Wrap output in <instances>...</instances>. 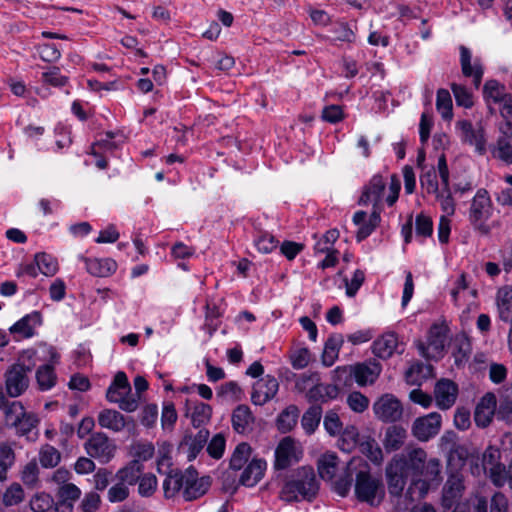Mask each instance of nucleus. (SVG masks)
I'll use <instances>...</instances> for the list:
<instances>
[{"label":"nucleus","instance_id":"nucleus-38","mask_svg":"<svg viewBox=\"0 0 512 512\" xmlns=\"http://www.w3.org/2000/svg\"><path fill=\"white\" fill-rule=\"evenodd\" d=\"M338 388L331 384H321L316 382L307 392V398L310 402H326L330 399H334L338 395Z\"/></svg>","mask_w":512,"mask_h":512},{"label":"nucleus","instance_id":"nucleus-31","mask_svg":"<svg viewBox=\"0 0 512 512\" xmlns=\"http://www.w3.org/2000/svg\"><path fill=\"white\" fill-rule=\"evenodd\" d=\"M208 438L209 431L207 429H200L194 436L186 435L184 437L180 448H187L188 461H193L198 456L204 445L207 443Z\"/></svg>","mask_w":512,"mask_h":512},{"label":"nucleus","instance_id":"nucleus-55","mask_svg":"<svg viewBox=\"0 0 512 512\" xmlns=\"http://www.w3.org/2000/svg\"><path fill=\"white\" fill-rule=\"evenodd\" d=\"M35 263L38 271L46 276H52L58 270V264L56 260L47 253L36 254Z\"/></svg>","mask_w":512,"mask_h":512},{"label":"nucleus","instance_id":"nucleus-58","mask_svg":"<svg viewBox=\"0 0 512 512\" xmlns=\"http://www.w3.org/2000/svg\"><path fill=\"white\" fill-rule=\"evenodd\" d=\"M450 87L458 106L464 108H471L473 106V95L464 85L452 83Z\"/></svg>","mask_w":512,"mask_h":512},{"label":"nucleus","instance_id":"nucleus-15","mask_svg":"<svg viewBox=\"0 0 512 512\" xmlns=\"http://www.w3.org/2000/svg\"><path fill=\"white\" fill-rule=\"evenodd\" d=\"M211 484L210 477L198 478V473L192 466L186 469V481L183 490V497L186 501L195 500L203 496Z\"/></svg>","mask_w":512,"mask_h":512},{"label":"nucleus","instance_id":"nucleus-37","mask_svg":"<svg viewBox=\"0 0 512 512\" xmlns=\"http://www.w3.org/2000/svg\"><path fill=\"white\" fill-rule=\"evenodd\" d=\"M254 421V417L251 410L246 405H239L232 413V426L237 433H246L251 424Z\"/></svg>","mask_w":512,"mask_h":512},{"label":"nucleus","instance_id":"nucleus-52","mask_svg":"<svg viewBox=\"0 0 512 512\" xmlns=\"http://www.w3.org/2000/svg\"><path fill=\"white\" fill-rule=\"evenodd\" d=\"M430 489V483L424 479H415L409 485L406 491V498H408L411 502L418 501L423 499Z\"/></svg>","mask_w":512,"mask_h":512},{"label":"nucleus","instance_id":"nucleus-20","mask_svg":"<svg viewBox=\"0 0 512 512\" xmlns=\"http://www.w3.org/2000/svg\"><path fill=\"white\" fill-rule=\"evenodd\" d=\"M299 460L297 449L292 438H283L275 449L274 467L283 470Z\"/></svg>","mask_w":512,"mask_h":512},{"label":"nucleus","instance_id":"nucleus-53","mask_svg":"<svg viewBox=\"0 0 512 512\" xmlns=\"http://www.w3.org/2000/svg\"><path fill=\"white\" fill-rule=\"evenodd\" d=\"M212 414V408L210 405L203 402L196 403L191 413V422L195 428H199L202 425L209 422Z\"/></svg>","mask_w":512,"mask_h":512},{"label":"nucleus","instance_id":"nucleus-11","mask_svg":"<svg viewBox=\"0 0 512 512\" xmlns=\"http://www.w3.org/2000/svg\"><path fill=\"white\" fill-rule=\"evenodd\" d=\"M86 453L102 464L110 462L116 452V445L103 432L91 434L84 444Z\"/></svg>","mask_w":512,"mask_h":512},{"label":"nucleus","instance_id":"nucleus-47","mask_svg":"<svg viewBox=\"0 0 512 512\" xmlns=\"http://www.w3.org/2000/svg\"><path fill=\"white\" fill-rule=\"evenodd\" d=\"M360 451L376 465L381 464L383 461L382 449L374 438L369 437L365 441L361 442Z\"/></svg>","mask_w":512,"mask_h":512},{"label":"nucleus","instance_id":"nucleus-42","mask_svg":"<svg viewBox=\"0 0 512 512\" xmlns=\"http://www.w3.org/2000/svg\"><path fill=\"white\" fill-rule=\"evenodd\" d=\"M436 109L443 120L450 121L453 118L452 98L447 89L441 88L437 91Z\"/></svg>","mask_w":512,"mask_h":512},{"label":"nucleus","instance_id":"nucleus-61","mask_svg":"<svg viewBox=\"0 0 512 512\" xmlns=\"http://www.w3.org/2000/svg\"><path fill=\"white\" fill-rule=\"evenodd\" d=\"M130 494L129 486L122 483L121 481H116L107 492V499L111 503H118L125 501Z\"/></svg>","mask_w":512,"mask_h":512},{"label":"nucleus","instance_id":"nucleus-1","mask_svg":"<svg viewBox=\"0 0 512 512\" xmlns=\"http://www.w3.org/2000/svg\"><path fill=\"white\" fill-rule=\"evenodd\" d=\"M354 483L355 497L359 502L378 506L385 497V489L380 477L371 473L370 465L362 458H352L340 476L334 480V491L341 497L350 492Z\"/></svg>","mask_w":512,"mask_h":512},{"label":"nucleus","instance_id":"nucleus-5","mask_svg":"<svg viewBox=\"0 0 512 512\" xmlns=\"http://www.w3.org/2000/svg\"><path fill=\"white\" fill-rule=\"evenodd\" d=\"M34 356V350L24 351L21 358L24 359L26 357L29 363L25 364L24 362L18 361L9 366L4 373L5 390L9 397L17 398L28 389L30 382L28 374L35 366V362L33 361Z\"/></svg>","mask_w":512,"mask_h":512},{"label":"nucleus","instance_id":"nucleus-46","mask_svg":"<svg viewBox=\"0 0 512 512\" xmlns=\"http://www.w3.org/2000/svg\"><path fill=\"white\" fill-rule=\"evenodd\" d=\"M41 80L44 84L55 88L65 87L69 83V77L63 75L60 68L57 66L48 67V69L42 73Z\"/></svg>","mask_w":512,"mask_h":512},{"label":"nucleus","instance_id":"nucleus-23","mask_svg":"<svg viewBox=\"0 0 512 512\" xmlns=\"http://www.w3.org/2000/svg\"><path fill=\"white\" fill-rule=\"evenodd\" d=\"M42 323L41 314L34 311L30 314L25 315L14 323L10 328L9 332L13 335H19L22 338H31L35 335V329Z\"/></svg>","mask_w":512,"mask_h":512},{"label":"nucleus","instance_id":"nucleus-6","mask_svg":"<svg viewBox=\"0 0 512 512\" xmlns=\"http://www.w3.org/2000/svg\"><path fill=\"white\" fill-rule=\"evenodd\" d=\"M106 399L110 403L118 404L119 408L126 412H134L138 408V397L132 393L127 375L119 371L106 392Z\"/></svg>","mask_w":512,"mask_h":512},{"label":"nucleus","instance_id":"nucleus-29","mask_svg":"<svg viewBox=\"0 0 512 512\" xmlns=\"http://www.w3.org/2000/svg\"><path fill=\"white\" fill-rule=\"evenodd\" d=\"M407 431L399 425H391L385 430L382 440L383 447L387 453L400 450L407 439Z\"/></svg>","mask_w":512,"mask_h":512},{"label":"nucleus","instance_id":"nucleus-33","mask_svg":"<svg viewBox=\"0 0 512 512\" xmlns=\"http://www.w3.org/2000/svg\"><path fill=\"white\" fill-rule=\"evenodd\" d=\"M143 470V463L139 462V460H131L116 472L114 479L115 481H121L127 486H133L138 483Z\"/></svg>","mask_w":512,"mask_h":512},{"label":"nucleus","instance_id":"nucleus-24","mask_svg":"<svg viewBox=\"0 0 512 512\" xmlns=\"http://www.w3.org/2000/svg\"><path fill=\"white\" fill-rule=\"evenodd\" d=\"M456 126L461 130L465 142L473 145L479 154L485 152L486 139L484 131L481 128L475 129L473 124L468 120L458 121Z\"/></svg>","mask_w":512,"mask_h":512},{"label":"nucleus","instance_id":"nucleus-54","mask_svg":"<svg viewBox=\"0 0 512 512\" xmlns=\"http://www.w3.org/2000/svg\"><path fill=\"white\" fill-rule=\"evenodd\" d=\"M358 429L355 426L346 427L338 441V447L344 452H351L358 443Z\"/></svg>","mask_w":512,"mask_h":512},{"label":"nucleus","instance_id":"nucleus-44","mask_svg":"<svg viewBox=\"0 0 512 512\" xmlns=\"http://www.w3.org/2000/svg\"><path fill=\"white\" fill-rule=\"evenodd\" d=\"M322 417V408L318 405L311 406L302 416L301 424L308 435L315 432Z\"/></svg>","mask_w":512,"mask_h":512},{"label":"nucleus","instance_id":"nucleus-49","mask_svg":"<svg viewBox=\"0 0 512 512\" xmlns=\"http://www.w3.org/2000/svg\"><path fill=\"white\" fill-rule=\"evenodd\" d=\"M251 456V447L247 443H240L236 446L231 459L230 468L233 470H240L247 463Z\"/></svg>","mask_w":512,"mask_h":512},{"label":"nucleus","instance_id":"nucleus-36","mask_svg":"<svg viewBox=\"0 0 512 512\" xmlns=\"http://www.w3.org/2000/svg\"><path fill=\"white\" fill-rule=\"evenodd\" d=\"M344 343V337L340 333L331 334L325 342L324 350L322 353V363L326 367L334 364L338 358L339 351Z\"/></svg>","mask_w":512,"mask_h":512},{"label":"nucleus","instance_id":"nucleus-2","mask_svg":"<svg viewBox=\"0 0 512 512\" xmlns=\"http://www.w3.org/2000/svg\"><path fill=\"white\" fill-rule=\"evenodd\" d=\"M430 481H438L440 461L436 458L427 461V453L422 448L408 449L406 453L396 454L386 466V479L392 496L402 495L410 475L420 476L424 473Z\"/></svg>","mask_w":512,"mask_h":512},{"label":"nucleus","instance_id":"nucleus-3","mask_svg":"<svg viewBox=\"0 0 512 512\" xmlns=\"http://www.w3.org/2000/svg\"><path fill=\"white\" fill-rule=\"evenodd\" d=\"M0 411L3 414V425L12 429L18 437L28 441H36L39 437V417L34 412H28L21 401L9 400L1 393Z\"/></svg>","mask_w":512,"mask_h":512},{"label":"nucleus","instance_id":"nucleus-14","mask_svg":"<svg viewBox=\"0 0 512 512\" xmlns=\"http://www.w3.org/2000/svg\"><path fill=\"white\" fill-rule=\"evenodd\" d=\"M441 428V416L436 412L417 418L412 425V434L419 441L426 442L435 437Z\"/></svg>","mask_w":512,"mask_h":512},{"label":"nucleus","instance_id":"nucleus-7","mask_svg":"<svg viewBox=\"0 0 512 512\" xmlns=\"http://www.w3.org/2000/svg\"><path fill=\"white\" fill-rule=\"evenodd\" d=\"M382 372V365L375 359H369L354 365L339 366L335 373L340 378L343 374L352 377L359 386L372 385Z\"/></svg>","mask_w":512,"mask_h":512},{"label":"nucleus","instance_id":"nucleus-51","mask_svg":"<svg viewBox=\"0 0 512 512\" xmlns=\"http://www.w3.org/2000/svg\"><path fill=\"white\" fill-rule=\"evenodd\" d=\"M279 241L268 232H258L254 237V245L261 253H271L278 247Z\"/></svg>","mask_w":512,"mask_h":512},{"label":"nucleus","instance_id":"nucleus-59","mask_svg":"<svg viewBox=\"0 0 512 512\" xmlns=\"http://www.w3.org/2000/svg\"><path fill=\"white\" fill-rule=\"evenodd\" d=\"M24 500V490L18 483L11 484L3 494V504L6 507L14 506Z\"/></svg>","mask_w":512,"mask_h":512},{"label":"nucleus","instance_id":"nucleus-43","mask_svg":"<svg viewBox=\"0 0 512 512\" xmlns=\"http://www.w3.org/2000/svg\"><path fill=\"white\" fill-rule=\"evenodd\" d=\"M510 135L499 137L496 144L492 148L493 157L507 163L512 164V144L510 142Z\"/></svg>","mask_w":512,"mask_h":512},{"label":"nucleus","instance_id":"nucleus-18","mask_svg":"<svg viewBox=\"0 0 512 512\" xmlns=\"http://www.w3.org/2000/svg\"><path fill=\"white\" fill-rule=\"evenodd\" d=\"M380 209H373L372 213L368 216L365 211H357L353 215V223L358 226L356 232L357 242H361L369 237L374 230L378 227L381 216Z\"/></svg>","mask_w":512,"mask_h":512},{"label":"nucleus","instance_id":"nucleus-30","mask_svg":"<svg viewBox=\"0 0 512 512\" xmlns=\"http://www.w3.org/2000/svg\"><path fill=\"white\" fill-rule=\"evenodd\" d=\"M511 94L506 92L503 84L497 80L491 79L485 82L483 86V98L488 105L489 111L493 114L495 111L491 107V103L499 104L508 98Z\"/></svg>","mask_w":512,"mask_h":512},{"label":"nucleus","instance_id":"nucleus-22","mask_svg":"<svg viewBox=\"0 0 512 512\" xmlns=\"http://www.w3.org/2000/svg\"><path fill=\"white\" fill-rule=\"evenodd\" d=\"M434 394L437 406L440 409L446 410L454 405L458 394V387L453 381L442 379L436 383Z\"/></svg>","mask_w":512,"mask_h":512},{"label":"nucleus","instance_id":"nucleus-64","mask_svg":"<svg viewBox=\"0 0 512 512\" xmlns=\"http://www.w3.org/2000/svg\"><path fill=\"white\" fill-rule=\"evenodd\" d=\"M39 459L43 467H55L60 461V453L53 446L45 445L40 451Z\"/></svg>","mask_w":512,"mask_h":512},{"label":"nucleus","instance_id":"nucleus-8","mask_svg":"<svg viewBox=\"0 0 512 512\" xmlns=\"http://www.w3.org/2000/svg\"><path fill=\"white\" fill-rule=\"evenodd\" d=\"M493 210L492 201L485 189H479L472 199L469 209V221L475 230L488 234L490 229L486 224Z\"/></svg>","mask_w":512,"mask_h":512},{"label":"nucleus","instance_id":"nucleus-17","mask_svg":"<svg viewBox=\"0 0 512 512\" xmlns=\"http://www.w3.org/2000/svg\"><path fill=\"white\" fill-rule=\"evenodd\" d=\"M465 490L463 475L459 472L451 473L443 487L442 505L450 509L460 501Z\"/></svg>","mask_w":512,"mask_h":512},{"label":"nucleus","instance_id":"nucleus-60","mask_svg":"<svg viewBox=\"0 0 512 512\" xmlns=\"http://www.w3.org/2000/svg\"><path fill=\"white\" fill-rule=\"evenodd\" d=\"M39 57L49 63H54L61 58V51L56 44L42 43L36 48Z\"/></svg>","mask_w":512,"mask_h":512},{"label":"nucleus","instance_id":"nucleus-48","mask_svg":"<svg viewBox=\"0 0 512 512\" xmlns=\"http://www.w3.org/2000/svg\"><path fill=\"white\" fill-rule=\"evenodd\" d=\"M490 480L496 487L508 485L512 489V457L507 466H498L494 470Z\"/></svg>","mask_w":512,"mask_h":512},{"label":"nucleus","instance_id":"nucleus-4","mask_svg":"<svg viewBox=\"0 0 512 512\" xmlns=\"http://www.w3.org/2000/svg\"><path fill=\"white\" fill-rule=\"evenodd\" d=\"M319 490L318 481L311 467L298 468L283 485L280 498L286 502H297L300 499L312 501Z\"/></svg>","mask_w":512,"mask_h":512},{"label":"nucleus","instance_id":"nucleus-62","mask_svg":"<svg viewBox=\"0 0 512 512\" xmlns=\"http://www.w3.org/2000/svg\"><path fill=\"white\" fill-rule=\"evenodd\" d=\"M436 200L440 203L445 216H452L455 213V202L452 197L451 188L441 189L438 194H434Z\"/></svg>","mask_w":512,"mask_h":512},{"label":"nucleus","instance_id":"nucleus-57","mask_svg":"<svg viewBox=\"0 0 512 512\" xmlns=\"http://www.w3.org/2000/svg\"><path fill=\"white\" fill-rule=\"evenodd\" d=\"M158 487L157 477L153 473L142 474L138 481V493L142 497H151Z\"/></svg>","mask_w":512,"mask_h":512},{"label":"nucleus","instance_id":"nucleus-56","mask_svg":"<svg viewBox=\"0 0 512 512\" xmlns=\"http://www.w3.org/2000/svg\"><path fill=\"white\" fill-rule=\"evenodd\" d=\"M30 507L34 512H53L56 502L49 494L39 493L30 500Z\"/></svg>","mask_w":512,"mask_h":512},{"label":"nucleus","instance_id":"nucleus-40","mask_svg":"<svg viewBox=\"0 0 512 512\" xmlns=\"http://www.w3.org/2000/svg\"><path fill=\"white\" fill-rule=\"evenodd\" d=\"M299 409L295 405H290L284 409L277 417L276 425L280 432L287 433L297 424Z\"/></svg>","mask_w":512,"mask_h":512},{"label":"nucleus","instance_id":"nucleus-34","mask_svg":"<svg viewBox=\"0 0 512 512\" xmlns=\"http://www.w3.org/2000/svg\"><path fill=\"white\" fill-rule=\"evenodd\" d=\"M98 424L113 432L122 431L127 425L123 414L114 409H104L98 414Z\"/></svg>","mask_w":512,"mask_h":512},{"label":"nucleus","instance_id":"nucleus-32","mask_svg":"<svg viewBox=\"0 0 512 512\" xmlns=\"http://www.w3.org/2000/svg\"><path fill=\"white\" fill-rule=\"evenodd\" d=\"M498 318L505 323H512V287L503 286L496 294Z\"/></svg>","mask_w":512,"mask_h":512},{"label":"nucleus","instance_id":"nucleus-50","mask_svg":"<svg viewBox=\"0 0 512 512\" xmlns=\"http://www.w3.org/2000/svg\"><path fill=\"white\" fill-rule=\"evenodd\" d=\"M501 452L498 448L489 446L483 453V468L491 479V475L498 466H503L500 462Z\"/></svg>","mask_w":512,"mask_h":512},{"label":"nucleus","instance_id":"nucleus-10","mask_svg":"<svg viewBox=\"0 0 512 512\" xmlns=\"http://www.w3.org/2000/svg\"><path fill=\"white\" fill-rule=\"evenodd\" d=\"M47 355L46 364L40 365L36 370V382L40 391H49L57 383V375L54 366L59 363L60 355L56 348L50 345H43Z\"/></svg>","mask_w":512,"mask_h":512},{"label":"nucleus","instance_id":"nucleus-41","mask_svg":"<svg viewBox=\"0 0 512 512\" xmlns=\"http://www.w3.org/2000/svg\"><path fill=\"white\" fill-rule=\"evenodd\" d=\"M15 452L12 446L7 442L0 443V482L7 479L9 469L15 463Z\"/></svg>","mask_w":512,"mask_h":512},{"label":"nucleus","instance_id":"nucleus-27","mask_svg":"<svg viewBox=\"0 0 512 512\" xmlns=\"http://www.w3.org/2000/svg\"><path fill=\"white\" fill-rule=\"evenodd\" d=\"M398 346V337L394 332H387L378 337L372 344L373 354L383 360L389 359Z\"/></svg>","mask_w":512,"mask_h":512},{"label":"nucleus","instance_id":"nucleus-19","mask_svg":"<svg viewBox=\"0 0 512 512\" xmlns=\"http://www.w3.org/2000/svg\"><path fill=\"white\" fill-rule=\"evenodd\" d=\"M496 405L497 399L492 392L486 393L479 400L474 411V421L478 427L485 428L490 425L495 415Z\"/></svg>","mask_w":512,"mask_h":512},{"label":"nucleus","instance_id":"nucleus-21","mask_svg":"<svg viewBox=\"0 0 512 512\" xmlns=\"http://www.w3.org/2000/svg\"><path fill=\"white\" fill-rule=\"evenodd\" d=\"M386 182L381 175H374L369 183L364 187L359 204H373V209H380L379 204L382 201Z\"/></svg>","mask_w":512,"mask_h":512},{"label":"nucleus","instance_id":"nucleus-28","mask_svg":"<svg viewBox=\"0 0 512 512\" xmlns=\"http://www.w3.org/2000/svg\"><path fill=\"white\" fill-rule=\"evenodd\" d=\"M266 468L265 460L252 459L244 468L239 479L240 483L246 487L255 486L263 478Z\"/></svg>","mask_w":512,"mask_h":512},{"label":"nucleus","instance_id":"nucleus-16","mask_svg":"<svg viewBox=\"0 0 512 512\" xmlns=\"http://www.w3.org/2000/svg\"><path fill=\"white\" fill-rule=\"evenodd\" d=\"M278 389L279 383L277 379L267 375L254 383L251 401L255 405L262 406L275 397Z\"/></svg>","mask_w":512,"mask_h":512},{"label":"nucleus","instance_id":"nucleus-63","mask_svg":"<svg viewBox=\"0 0 512 512\" xmlns=\"http://www.w3.org/2000/svg\"><path fill=\"white\" fill-rule=\"evenodd\" d=\"M500 114L504 120V124L500 127L502 134L508 135L512 130V95L502 101Z\"/></svg>","mask_w":512,"mask_h":512},{"label":"nucleus","instance_id":"nucleus-12","mask_svg":"<svg viewBox=\"0 0 512 512\" xmlns=\"http://www.w3.org/2000/svg\"><path fill=\"white\" fill-rule=\"evenodd\" d=\"M375 417L384 423H394L402 418L403 406L396 396L383 394L373 404Z\"/></svg>","mask_w":512,"mask_h":512},{"label":"nucleus","instance_id":"nucleus-26","mask_svg":"<svg viewBox=\"0 0 512 512\" xmlns=\"http://www.w3.org/2000/svg\"><path fill=\"white\" fill-rule=\"evenodd\" d=\"M85 262L86 270L95 277H108L117 269V263L111 258H86L81 256Z\"/></svg>","mask_w":512,"mask_h":512},{"label":"nucleus","instance_id":"nucleus-39","mask_svg":"<svg viewBox=\"0 0 512 512\" xmlns=\"http://www.w3.org/2000/svg\"><path fill=\"white\" fill-rule=\"evenodd\" d=\"M338 457L334 453L324 454L318 461V472L325 481L334 480L337 472Z\"/></svg>","mask_w":512,"mask_h":512},{"label":"nucleus","instance_id":"nucleus-45","mask_svg":"<svg viewBox=\"0 0 512 512\" xmlns=\"http://www.w3.org/2000/svg\"><path fill=\"white\" fill-rule=\"evenodd\" d=\"M420 185L427 194H438L441 188L437 181V172L435 167H424L420 175Z\"/></svg>","mask_w":512,"mask_h":512},{"label":"nucleus","instance_id":"nucleus-9","mask_svg":"<svg viewBox=\"0 0 512 512\" xmlns=\"http://www.w3.org/2000/svg\"><path fill=\"white\" fill-rule=\"evenodd\" d=\"M447 329L443 325L433 324L428 332L427 342L418 341L419 354L427 360H439L443 356Z\"/></svg>","mask_w":512,"mask_h":512},{"label":"nucleus","instance_id":"nucleus-13","mask_svg":"<svg viewBox=\"0 0 512 512\" xmlns=\"http://www.w3.org/2000/svg\"><path fill=\"white\" fill-rule=\"evenodd\" d=\"M459 52V61L463 76L466 78H472L474 87L478 89L484 74L481 60L479 58L473 59L471 50L464 45L459 47Z\"/></svg>","mask_w":512,"mask_h":512},{"label":"nucleus","instance_id":"nucleus-25","mask_svg":"<svg viewBox=\"0 0 512 512\" xmlns=\"http://www.w3.org/2000/svg\"><path fill=\"white\" fill-rule=\"evenodd\" d=\"M81 495L80 489L72 484H64L58 489V501L53 512H72L74 502Z\"/></svg>","mask_w":512,"mask_h":512},{"label":"nucleus","instance_id":"nucleus-35","mask_svg":"<svg viewBox=\"0 0 512 512\" xmlns=\"http://www.w3.org/2000/svg\"><path fill=\"white\" fill-rule=\"evenodd\" d=\"M185 481L186 471L182 473L179 469H169L163 481L164 496L174 497L182 488L184 489Z\"/></svg>","mask_w":512,"mask_h":512}]
</instances>
